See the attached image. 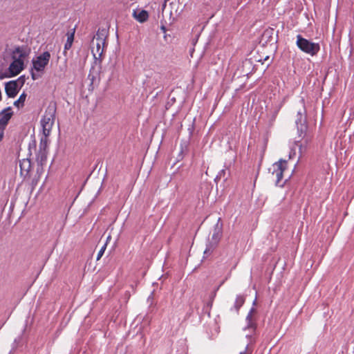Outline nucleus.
Wrapping results in <instances>:
<instances>
[{
    "label": "nucleus",
    "instance_id": "obj_9",
    "mask_svg": "<svg viewBox=\"0 0 354 354\" xmlns=\"http://www.w3.org/2000/svg\"><path fill=\"white\" fill-rule=\"evenodd\" d=\"M12 115V111L10 107L5 109L0 113V130L5 128L11 118Z\"/></svg>",
    "mask_w": 354,
    "mask_h": 354
},
{
    "label": "nucleus",
    "instance_id": "obj_18",
    "mask_svg": "<svg viewBox=\"0 0 354 354\" xmlns=\"http://www.w3.org/2000/svg\"><path fill=\"white\" fill-rule=\"evenodd\" d=\"M20 167H21V169H23V168H26V171H28L30 167V162L27 159H24L21 162H20Z\"/></svg>",
    "mask_w": 354,
    "mask_h": 354
},
{
    "label": "nucleus",
    "instance_id": "obj_21",
    "mask_svg": "<svg viewBox=\"0 0 354 354\" xmlns=\"http://www.w3.org/2000/svg\"><path fill=\"white\" fill-rule=\"evenodd\" d=\"M3 132H0V141H1V140H2V139H3Z\"/></svg>",
    "mask_w": 354,
    "mask_h": 354
},
{
    "label": "nucleus",
    "instance_id": "obj_16",
    "mask_svg": "<svg viewBox=\"0 0 354 354\" xmlns=\"http://www.w3.org/2000/svg\"><path fill=\"white\" fill-rule=\"evenodd\" d=\"M245 302V298L243 296H237L236 298L234 306L238 310Z\"/></svg>",
    "mask_w": 354,
    "mask_h": 354
},
{
    "label": "nucleus",
    "instance_id": "obj_13",
    "mask_svg": "<svg viewBox=\"0 0 354 354\" xmlns=\"http://www.w3.org/2000/svg\"><path fill=\"white\" fill-rule=\"evenodd\" d=\"M304 113L305 111H299L298 115H299V118H298L297 120L296 121L298 131H300L301 133L305 131L306 129V126L305 124L306 120Z\"/></svg>",
    "mask_w": 354,
    "mask_h": 354
},
{
    "label": "nucleus",
    "instance_id": "obj_19",
    "mask_svg": "<svg viewBox=\"0 0 354 354\" xmlns=\"http://www.w3.org/2000/svg\"><path fill=\"white\" fill-rule=\"evenodd\" d=\"M106 245H107V243H105L104 244V245L101 248L100 251L98 252V254H97V259H96L97 261H99L101 259V257L103 256V254L104 253V251L106 250Z\"/></svg>",
    "mask_w": 354,
    "mask_h": 354
},
{
    "label": "nucleus",
    "instance_id": "obj_10",
    "mask_svg": "<svg viewBox=\"0 0 354 354\" xmlns=\"http://www.w3.org/2000/svg\"><path fill=\"white\" fill-rule=\"evenodd\" d=\"M24 67V64L21 61L12 60L9 66V72L12 76L18 75Z\"/></svg>",
    "mask_w": 354,
    "mask_h": 354
},
{
    "label": "nucleus",
    "instance_id": "obj_11",
    "mask_svg": "<svg viewBox=\"0 0 354 354\" xmlns=\"http://www.w3.org/2000/svg\"><path fill=\"white\" fill-rule=\"evenodd\" d=\"M27 53L23 48L17 47L15 48L12 53V57L13 60L21 61L24 64V61L27 56Z\"/></svg>",
    "mask_w": 354,
    "mask_h": 354
},
{
    "label": "nucleus",
    "instance_id": "obj_17",
    "mask_svg": "<svg viewBox=\"0 0 354 354\" xmlns=\"http://www.w3.org/2000/svg\"><path fill=\"white\" fill-rule=\"evenodd\" d=\"M26 95L25 93H22L19 99L14 102V104L17 106L18 108L24 105V103L26 100Z\"/></svg>",
    "mask_w": 354,
    "mask_h": 354
},
{
    "label": "nucleus",
    "instance_id": "obj_22",
    "mask_svg": "<svg viewBox=\"0 0 354 354\" xmlns=\"http://www.w3.org/2000/svg\"><path fill=\"white\" fill-rule=\"evenodd\" d=\"M110 239H111V236H109L107 237V240H106V243H108V241L110 240Z\"/></svg>",
    "mask_w": 354,
    "mask_h": 354
},
{
    "label": "nucleus",
    "instance_id": "obj_20",
    "mask_svg": "<svg viewBox=\"0 0 354 354\" xmlns=\"http://www.w3.org/2000/svg\"><path fill=\"white\" fill-rule=\"evenodd\" d=\"M295 155V151H291L290 152V154H289V158H292Z\"/></svg>",
    "mask_w": 354,
    "mask_h": 354
},
{
    "label": "nucleus",
    "instance_id": "obj_4",
    "mask_svg": "<svg viewBox=\"0 0 354 354\" xmlns=\"http://www.w3.org/2000/svg\"><path fill=\"white\" fill-rule=\"evenodd\" d=\"M296 44L301 51L312 56L315 55L320 50V46L318 43L311 42L302 37L300 35L297 36Z\"/></svg>",
    "mask_w": 354,
    "mask_h": 354
},
{
    "label": "nucleus",
    "instance_id": "obj_1",
    "mask_svg": "<svg viewBox=\"0 0 354 354\" xmlns=\"http://www.w3.org/2000/svg\"><path fill=\"white\" fill-rule=\"evenodd\" d=\"M254 313L255 309L252 308L246 317V325L243 328L245 333V339H241L239 343V344L244 348V350L241 351L239 354H251L252 353L251 350L248 348V346L253 342V335H254L257 328V324L254 318Z\"/></svg>",
    "mask_w": 354,
    "mask_h": 354
},
{
    "label": "nucleus",
    "instance_id": "obj_7",
    "mask_svg": "<svg viewBox=\"0 0 354 354\" xmlns=\"http://www.w3.org/2000/svg\"><path fill=\"white\" fill-rule=\"evenodd\" d=\"M222 236V229L216 225L214 232L212 236L210 242L207 245L206 249L204 251V255L209 256L212 254V251L220 241Z\"/></svg>",
    "mask_w": 354,
    "mask_h": 354
},
{
    "label": "nucleus",
    "instance_id": "obj_3",
    "mask_svg": "<svg viewBox=\"0 0 354 354\" xmlns=\"http://www.w3.org/2000/svg\"><path fill=\"white\" fill-rule=\"evenodd\" d=\"M106 37L107 34L104 30H98L93 37L91 52L95 59H102L106 46Z\"/></svg>",
    "mask_w": 354,
    "mask_h": 354
},
{
    "label": "nucleus",
    "instance_id": "obj_8",
    "mask_svg": "<svg viewBox=\"0 0 354 354\" xmlns=\"http://www.w3.org/2000/svg\"><path fill=\"white\" fill-rule=\"evenodd\" d=\"M132 17L139 23H144L149 19V13L147 10L137 8L133 10Z\"/></svg>",
    "mask_w": 354,
    "mask_h": 354
},
{
    "label": "nucleus",
    "instance_id": "obj_6",
    "mask_svg": "<svg viewBox=\"0 0 354 354\" xmlns=\"http://www.w3.org/2000/svg\"><path fill=\"white\" fill-rule=\"evenodd\" d=\"M55 110L53 109H48L44 115L41 124L44 135L47 137L50 135L53 125L55 121Z\"/></svg>",
    "mask_w": 354,
    "mask_h": 354
},
{
    "label": "nucleus",
    "instance_id": "obj_2",
    "mask_svg": "<svg viewBox=\"0 0 354 354\" xmlns=\"http://www.w3.org/2000/svg\"><path fill=\"white\" fill-rule=\"evenodd\" d=\"M50 57V53L46 51L32 59L31 76L33 80H36L41 77L44 73L46 66L49 63Z\"/></svg>",
    "mask_w": 354,
    "mask_h": 354
},
{
    "label": "nucleus",
    "instance_id": "obj_5",
    "mask_svg": "<svg viewBox=\"0 0 354 354\" xmlns=\"http://www.w3.org/2000/svg\"><path fill=\"white\" fill-rule=\"evenodd\" d=\"M287 169V161L279 160L274 163L270 168L272 176L275 178V183L277 185L283 187L285 181H282L283 178V172Z\"/></svg>",
    "mask_w": 354,
    "mask_h": 354
},
{
    "label": "nucleus",
    "instance_id": "obj_14",
    "mask_svg": "<svg viewBox=\"0 0 354 354\" xmlns=\"http://www.w3.org/2000/svg\"><path fill=\"white\" fill-rule=\"evenodd\" d=\"M74 35H75V30L73 29L71 32H68L66 34L67 39L66 42L64 44V53H66V50H69L73 44V40H74Z\"/></svg>",
    "mask_w": 354,
    "mask_h": 354
},
{
    "label": "nucleus",
    "instance_id": "obj_12",
    "mask_svg": "<svg viewBox=\"0 0 354 354\" xmlns=\"http://www.w3.org/2000/svg\"><path fill=\"white\" fill-rule=\"evenodd\" d=\"M6 92L8 96L14 97L18 93V86L17 82L11 81L6 84Z\"/></svg>",
    "mask_w": 354,
    "mask_h": 354
},
{
    "label": "nucleus",
    "instance_id": "obj_15",
    "mask_svg": "<svg viewBox=\"0 0 354 354\" xmlns=\"http://www.w3.org/2000/svg\"><path fill=\"white\" fill-rule=\"evenodd\" d=\"M309 140H310L307 138L304 142L299 145L300 156H302V154L306 152Z\"/></svg>",
    "mask_w": 354,
    "mask_h": 354
}]
</instances>
